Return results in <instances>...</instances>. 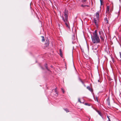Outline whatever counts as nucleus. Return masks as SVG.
I'll use <instances>...</instances> for the list:
<instances>
[{"mask_svg":"<svg viewBox=\"0 0 121 121\" xmlns=\"http://www.w3.org/2000/svg\"><path fill=\"white\" fill-rule=\"evenodd\" d=\"M64 16L65 19H64L63 16L62 17V19L63 20L64 22L65 23L66 27L69 29H70L69 24L68 20V10L65 9L64 12Z\"/></svg>","mask_w":121,"mask_h":121,"instance_id":"obj_1","label":"nucleus"},{"mask_svg":"<svg viewBox=\"0 0 121 121\" xmlns=\"http://www.w3.org/2000/svg\"><path fill=\"white\" fill-rule=\"evenodd\" d=\"M91 38L92 42L93 43H97L100 42V40L99 37L97 35L96 32L93 33V35L91 36Z\"/></svg>","mask_w":121,"mask_h":121,"instance_id":"obj_2","label":"nucleus"},{"mask_svg":"<svg viewBox=\"0 0 121 121\" xmlns=\"http://www.w3.org/2000/svg\"><path fill=\"white\" fill-rule=\"evenodd\" d=\"M99 37L101 40H104V35L105 34V33L104 32L103 30H100L99 31Z\"/></svg>","mask_w":121,"mask_h":121,"instance_id":"obj_3","label":"nucleus"},{"mask_svg":"<svg viewBox=\"0 0 121 121\" xmlns=\"http://www.w3.org/2000/svg\"><path fill=\"white\" fill-rule=\"evenodd\" d=\"M110 7L108 6H107L106 9V13L107 15H109L110 14V10L109 9Z\"/></svg>","mask_w":121,"mask_h":121,"instance_id":"obj_4","label":"nucleus"},{"mask_svg":"<svg viewBox=\"0 0 121 121\" xmlns=\"http://www.w3.org/2000/svg\"><path fill=\"white\" fill-rule=\"evenodd\" d=\"M98 48V46L97 45H94L93 46L92 49L93 50L94 52V50H96Z\"/></svg>","mask_w":121,"mask_h":121,"instance_id":"obj_5","label":"nucleus"},{"mask_svg":"<svg viewBox=\"0 0 121 121\" xmlns=\"http://www.w3.org/2000/svg\"><path fill=\"white\" fill-rule=\"evenodd\" d=\"M100 11L96 13V16L97 19L98 20L99 17V14Z\"/></svg>","mask_w":121,"mask_h":121,"instance_id":"obj_6","label":"nucleus"},{"mask_svg":"<svg viewBox=\"0 0 121 121\" xmlns=\"http://www.w3.org/2000/svg\"><path fill=\"white\" fill-rule=\"evenodd\" d=\"M72 43L73 44L74 43V41L75 40V36L74 35H73L72 37Z\"/></svg>","mask_w":121,"mask_h":121,"instance_id":"obj_7","label":"nucleus"},{"mask_svg":"<svg viewBox=\"0 0 121 121\" xmlns=\"http://www.w3.org/2000/svg\"><path fill=\"white\" fill-rule=\"evenodd\" d=\"M94 22L95 23V24L96 26H98V24L97 23V20H96L95 19H94Z\"/></svg>","mask_w":121,"mask_h":121,"instance_id":"obj_8","label":"nucleus"},{"mask_svg":"<svg viewBox=\"0 0 121 121\" xmlns=\"http://www.w3.org/2000/svg\"><path fill=\"white\" fill-rule=\"evenodd\" d=\"M81 6L82 7H89V5H86L82 4L81 5Z\"/></svg>","mask_w":121,"mask_h":121,"instance_id":"obj_9","label":"nucleus"},{"mask_svg":"<svg viewBox=\"0 0 121 121\" xmlns=\"http://www.w3.org/2000/svg\"><path fill=\"white\" fill-rule=\"evenodd\" d=\"M87 88L91 92L92 91L90 87L89 86H88L87 87Z\"/></svg>","mask_w":121,"mask_h":121,"instance_id":"obj_10","label":"nucleus"},{"mask_svg":"<svg viewBox=\"0 0 121 121\" xmlns=\"http://www.w3.org/2000/svg\"><path fill=\"white\" fill-rule=\"evenodd\" d=\"M96 111L100 116H102V114L100 112L97 110H96Z\"/></svg>","mask_w":121,"mask_h":121,"instance_id":"obj_11","label":"nucleus"},{"mask_svg":"<svg viewBox=\"0 0 121 121\" xmlns=\"http://www.w3.org/2000/svg\"><path fill=\"white\" fill-rule=\"evenodd\" d=\"M55 92H56V94H57V96L58 95V93L57 92V88H56L55 89Z\"/></svg>","mask_w":121,"mask_h":121,"instance_id":"obj_12","label":"nucleus"},{"mask_svg":"<svg viewBox=\"0 0 121 121\" xmlns=\"http://www.w3.org/2000/svg\"><path fill=\"white\" fill-rule=\"evenodd\" d=\"M100 2L101 5H102L103 4V0H100Z\"/></svg>","mask_w":121,"mask_h":121,"instance_id":"obj_13","label":"nucleus"},{"mask_svg":"<svg viewBox=\"0 0 121 121\" xmlns=\"http://www.w3.org/2000/svg\"><path fill=\"white\" fill-rule=\"evenodd\" d=\"M41 37L42 38V41L43 42L44 41L45 39L43 36H42Z\"/></svg>","mask_w":121,"mask_h":121,"instance_id":"obj_14","label":"nucleus"},{"mask_svg":"<svg viewBox=\"0 0 121 121\" xmlns=\"http://www.w3.org/2000/svg\"><path fill=\"white\" fill-rule=\"evenodd\" d=\"M45 46L46 47H47L49 46V43H46L45 44Z\"/></svg>","mask_w":121,"mask_h":121,"instance_id":"obj_15","label":"nucleus"},{"mask_svg":"<svg viewBox=\"0 0 121 121\" xmlns=\"http://www.w3.org/2000/svg\"><path fill=\"white\" fill-rule=\"evenodd\" d=\"M60 56H61L62 57V52L61 50H60Z\"/></svg>","mask_w":121,"mask_h":121,"instance_id":"obj_16","label":"nucleus"},{"mask_svg":"<svg viewBox=\"0 0 121 121\" xmlns=\"http://www.w3.org/2000/svg\"><path fill=\"white\" fill-rule=\"evenodd\" d=\"M105 19L106 20V22L107 23H108V19L107 18H105Z\"/></svg>","mask_w":121,"mask_h":121,"instance_id":"obj_17","label":"nucleus"},{"mask_svg":"<svg viewBox=\"0 0 121 121\" xmlns=\"http://www.w3.org/2000/svg\"><path fill=\"white\" fill-rule=\"evenodd\" d=\"M45 67L47 69V70H48V68L47 67V64H46V65H45Z\"/></svg>","mask_w":121,"mask_h":121,"instance_id":"obj_18","label":"nucleus"},{"mask_svg":"<svg viewBox=\"0 0 121 121\" xmlns=\"http://www.w3.org/2000/svg\"><path fill=\"white\" fill-rule=\"evenodd\" d=\"M80 80L81 81V82H82V83L83 84H84V85H84V83L82 81H81V79H80ZM84 86H85V85H84Z\"/></svg>","mask_w":121,"mask_h":121,"instance_id":"obj_19","label":"nucleus"},{"mask_svg":"<svg viewBox=\"0 0 121 121\" xmlns=\"http://www.w3.org/2000/svg\"><path fill=\"white\" fill-rule=\"evenodd\" d=\"M62 91L63 92V93H64L65 92L64 91V90L63 89H61Z\"/></svg>","mask_w":121,"mask_h":121,"instance_id":"obj_20","label":"nucleus"},{"mask_svg":"<svg viewBox=\"0 0 121 121\" xmlns=\"http://www.w3.org/2000/svg\"><path fill=\"white\" fill-rule=\"evenodd\" d=\"M107 117L108 119V121L110 120V119L109 118V117L108 116H107Z\"/></svg>","mask_w":121,"mask_h":121,"instance_id":"obj_21","label":"nucleus"},{"mask_svg":"<svg viewBox=\"0 0 121 121\" xmlns=\"http://www.w3.org/2000/svg\"><path fill=\"white\" fill-rule=\"evenodd\" d=\"M119 54H120V58H121V52H120Z\"/></svg>","mask_w":121,"mask_h":121,"instance_id":"obj_22","label":"nucleus"},{"mask_svg":"<svg viewBox=\"0 0 121 121\" xmlns=\"http://www.w3.org/2000/svg\"><path fill=\"white\" fill-rule=\"evenodd\" d=\"M65 109V111H66L67 112H69V111H67V109Z\"/></svg>","mask_w":121,"mask_h":121,"instance_id":"obj_23","label":"nucleus"},{"mask_svg":"<svg viewBox=\"0 0 121 121\" xmlns=\"http://www.w3.org/2000/svg\"><path fill=\"white\" fill-rule=\"evenodd\" d=\"M78 101L80 102V103H82V102H81V101H80V99H78Z\"/></svg>","mask_w":121,"mask_h":121,"instance_id":"obj_24","label":"nucleus"},{"mask_svg":"<svg viewBox=\"0 0 121 121\" xmlns=\"http://www.w3.org/2000/svg\"><path fill=\"white\" fill-rule=\"evenodd\" d=\"M108 105H110V103L109 102H108Z\"/></svg>","mask_w":121,"mask_h":121,"instance_id":"obj_25","label":"nucleus"},{"mask_svg":"<svg viewBox=\"0 0 121 121\" xmlns=\"http://www.w3.org/2000/svg\"><path fill=\"white\" fill-rule=\"evenodd\" d=\"M83 2H85L86 1V0H82Z\"/></svg>","mask_w":121,"mask_h":121,"instance_id":"obj_26","label":"nucleus"},{"mask_svg":"<svg viewBox=\"0 0 121 121\" xmlns=\"http://www.w3.org/2000/svg\"><path fill=\"white\" fill-rule=\"evenodd\" d=\"M98 82H100L99 81V80H98Z\"/></svg>","mask_w":121,"mask_h":121,"instance_id":"obj_27","label":"nucleus"},{"mask_svg":"<svg viewBox=\"0 0 121 121\" xmlns=\"http://www.w3.org/2000/svg\"><path fill=\"white\" fill-rule=\"evenodd\" d=\"M96 100L97 101H98V99H96Z\"/></svg>","mask_w":121,"mask_h":121,"instance_id":"obj_28","label":"nucleus"},{"mask_svg":"<svg viewBox=\"0 0 121 121\" xmlns=\"http://www.w3.org/2000/svg\"><path fill=\"white\" fill-rule=\"evenodd\" d=\"M111 121L110 120H109V121Z\"/></svg>","mask_w":121,"mask_h":121,"instance_id":"obj_29","label":"nucleus"}]
</instances>
